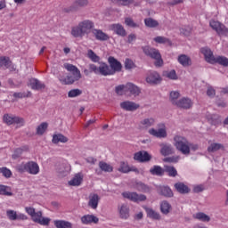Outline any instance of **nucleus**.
<instances>
[{
	"label": "nucleus",
	"mask_w": 228,
	"mask_h": 228,
	"mask_svg": "<svg viewBox=\"0 0 228 228\" xmlns=\"http://www.w3.org/2000/svg\"><path fill=\"white\" fill-rule=\"evenodd\" d=\"M95 28V23L90 20H84L78 22V26H74L71 28V35L74 38H83L84 36L89 35L94 31Z\"/></svg>",
	"instance_id": "nucleus-1"
},
{
	"label": "nucleus",
	"mask_w": 228,
	"mask_h": 228,
	"mask_svg": "<svg viewBox=\"0 0 228 228\" xmlns=\"http://www.w3.org/2000/svg\"><path fill=\"white\" fill-rule=\"evenodd\" d=\"M64 69L68 70V72H71V75H68L66 77H61L60 81L62 85H73L76 81H79L81 79V71L77 67L65 63Z\"/></svg>",
	"instance_id": "nucleus-2"
},
{
	"label": "nucleus",
	"mask_w": 228,
	"mask_h": 228,
	"mask_svg": "<svg viewBox=\"0 0 228 228\" xmlns=\"http://www.w3.org/2000/svg\"><path fill=\"white\" fill-rule=\"evenodd\" d=\"M25 210L36 224H39V225L44 226H47L51 224V218L42 216V211L36 212L35 208L31 207H26Z\"/></svg>",
	"instance_id": "nucleus-3"
},
{
	"label": "nucleus",
	"mask_w": 228,
	"mask_h": 228,
	"mask_svg": "<svg viewBox=\"0 0 228 228\" xmlns=\"http://www.w3.org/2000/svg\"><path fill=\"white\" fill-rule=\"evenodd\" d=\"M174 146L176 151H179L183 156H189L190 154V142L184 136L175 135L174 137Z\"/></svg>",
	"instance_id": "nucleus-4"
},
{
	"label": "nucleus",
	"mask_w": 228,
	"mask_h": 228,
	"mask_svg": "<svg viewBox=\"0 0 228 228\" xmlns=\"http://www.w3.org/2000/svg\"><path fill=\"white\" fill-rule=\"evenodd\" d=\"M18 172L20 174H24V172H28L31 175H37L40 173V167L35 161H28L27 163H22L17 167Z\"/></svg>",
	"instance_id": "nucleus-5"
},
{
	"label": "nucleus",
	"mask_w": 228,
	"mask_h": 228,
	"mask_svg": "<svg viewBox=\"0 0 228 228\" xmlns=\"http://www.w3.org/2000/svg\"><path fill=\"white\" fill-rule=\"evenodd\" d=\"M142 51L146 56H149L152 60L156 61L154 63L156 67H161L163 65V59L161 58L159 50L151 46H144L142 47Z\"/></svg>",
	"instance_id": "nucleus-6"
},
{
	"label": "nucleus",
	"mask_w": 228,
	"mask_h": 228,
	"mask_svg": "<svg viewBox=\"0 0 228 228\" xmlns=\"http://www.w3.org/2000/svg\"><path fill=\"white\" fill-rule=\"evenodd\" d=\"M209 26L217 33L218 36L227 37L228 28H226L224 23L219 20H211L209 21Z\"/></svg>",
	"instance_id": "nucleus-7"
},
{
	"label": "nucleus",
	"mask_w": 228,
	"mask_h": 228,
	"mask_svg": "<svg viewBox=\"0 0 228 228\" xmlns=\"http://www.w3.org/2000/svg\"><path fill=\"white\" fill-rule=\"evenodd\" d=\"M3 122L7 126H13V124H16L17 126H24V118L12 114H4L3 117Z\"/></svg>",
	"instance_id": "nucleus-8"
},
{
	"label": "nucleus",
	"mask_w": 228,
	"mask_h": 228,
	"mask_svg": "<svg viewBox=\"0 0 228 228\" xmlns=\"http://www.w3.org/2000/svg\"><path fill=\"white\" fill-rule=\"evenodd\" d=\"M88 6V0H76L71 6L64 8L66 13H70V12H77L80 8H85Z\"/></svg>",
	"instance_id": "nucleus-9"
},
{
	"label": "nucleus",
	"mask_w": 228,
	"mask_h": 228,
	"mask_svg": "<svg viewBox=\"0 0 228 228\" xmlns=\"http://www.w3.org/2000/svg\"><path fill=\"white\" fill-rule=\"evenodd\" d=\"M122 196L124 199H128L129 200H132L133 202H143V200H147V196L143 194H138L136 192H123Z\"/></svg>",
	"instance_id": "nucleus-10"
},
{
	"label": "nucleus",
	"mask_w": 228,
	"mask_h": 228,
	"mask_svg": "<svg viewBox=\"0 0 228 228\" xmlns=\"http://www.w3.org/2000/svg\"><path fill=\"white\" fill-rule=\"evenodd\" d=\"M151 158L152 157L149 154V152L145 151H138L134 155V159L139 163H147V161L151 159Z\"/></svg>",
	"instance_id": "nucleus-11"
},
{
	"label": "nucleus",
	"mask_w": 228,
	"mask_h": 228,
	"mask_svg": "<svg viewBox=\"0 0 228 228\" xmlns=\"http://www.w3.org/2000/svg\"><path fill=\"white\" fill-rule=\"evenodd\" d=\"M108 62L110 67L111 68L110 70H112L114 74L116 72H120L122 70V63L118 61V60L115 59V57L113 56L109 57Z\"/></svg>",
	"instance_id": "nucleus-12"
},
{
	"label": "nucleus",
	"mask_w": 228,
	"mask_h": 228,
	"mask_svg": "<svg viewBox=\"0 0 228 228\" xmlns=\"http://www.w3.org/2000/svg\"><path fill=\"white\" fill-rule=\"evenodd\" d=\"M118 172H121L122 174H129V172H135L138 174V168L135 167H129V164L125 161H121L119 164Z\"/></svg>",
	"instance_id": "nucleus-13"
},
{
	"label": "nucleus",
	"mask_w": 228,
	"mask_h": 228,
	"mask_svg": "<svg viewBox=\"0 0 228 228\" xmlns=\"http://www.w3.org/2000/svg\"><path fill=\"white\" fill-rule=\"evenodd\" d=\"M120 107L122 108V110H125V111H136V110L140 108V104L134 102L126 101L121 102Z\"/></svg>",
	"instance_id": "nucleus-14"
},
{
	"label": "nucleus",
	"mask_w": 228,
	"mask_h": 228,
	"mask_svg": "<svg viewBox=\"0 0 228 228\" xmlns=\"http://www.w3.org/2000/svg\"><path fill=\"white\" fill-rule=\"evenodd\" d=\"M163 127L156 130L154 128H151L149 130V134L151 136H155V138H167V129L165 128V125H162Z\"/></svg>",
	"instance_id": "nucleus-15"
},
{
	"label": "nucleus",
	"mask_w": 228,
	"mask_h": 228,
	"mask_svg": "<svg viewBox=\"0 0 228 228\" xmlns=\"http://www.w3.org/2000/svg\"><path fill=\"white\" fill-rule=\"evenodd\" d=\"M92 33L95 39L99 40L100 42H106L110 38V36L104 33L102 29L94 28Z\"/></svg>",
	"instance_id": "nucleus-16"
},
{
	"label": "nucleus",
	"mask_w": 228,
	"mask_h": 228,
	"mask_svg": "<svg viewBox=\"0 0 228 228\" xmlns=\"http://www.w3.org/2000/svg\"><path fill=\"white\" fill-rule=\"evenodd\" d=\"M201 53L205 56V60L207 62H208L210 64H215V60H216V57H215V55H213V52H211V49H209L208 47H203L201 49Z\"/></svg>",
	"instance_id": "nucleus-17"
},
{
	"label": "nucleus",
	"mask_w": 228,
	"mask_h": 228,
	"mask_svg": "<svg viewBox=\"0 0 228 228\" xmlns=\"http://www.w3.org/2000/svg\"><path fill=\"white\" fill-rule=\"evenodd\" d=\"M146 81L150 85H158V83L161 82V77L159 76V73L152 71L146 77Z\"/></svg>",
	"instance_id": "nucleus-18"
},
{
	"label": "nucleus",
	"mask_w": 228,
	"mask_h": 228,
	"mask_svg": "<svg viewBox=\"0 0 228 228\" xmlns=\"http://www.w3.org/2000/svg\"><path fill=\"white\" fill-rule=\"evenodd\" d=\"M81 223L84 225H90V224H99V218L94 215H85L81 217Z\"/></svg>",
	"instance_id": "nucleus-19"
},
{
	"label": "nucleus",
	"mask_w": 228,
	"mask_h": 228,
	"mask_svg": "<svg viewBox=\"0 0 228 228\" xmlns=\"http://www.w3.org/2000/svg\"><path fill=\"white\" fill-rule=\"evenodd\" d=\"M110 29L111 31H114V33H116V35H118L119 37H126V35H127V33L126 32V28H124V26L120 25V23L110 25Z\"/></svg>",
	"instance_id": "nucleus-20"
},
{
	"label": "nucleus",
	"mask_w": 228,
	"mask_h": 228,
	"mask_svg": "<svg viewBox=\"0 0 228 228\" xmlns=\"http://www.w3.org/2000/svg\"><path fill=\"white\" fill-rule=\"evenodd\" d=\"M154 124H156V119L153 118H144L139 122V129H149V127H152Z\"/></svg>",
	"instance_id": "nucleus-21"
},
{
	"label": "nucleus",
	"mask_w": 228,
	"mask_h": 228,
	"mask_svg": "<svg viewBox=\"0 0 228 228\" xmlns=\"http://www.w3.org/2000/svg\"><path fill=\"white\" fill-rule=\"evenodd\" d=\"M159 146L161 147L160 154H162V156H170V154H174V147H172V144L160 143Z\"/></svg>",
	"instance_id": "nucleus-22"
},
{
	"label": "nucleus",
	"mask_w": 228,
	"mask_h": 228,
	"mask_svg": "<svg viewBox=\"0 0 228 228\" xmlns=\"http://www.w3.org/2000/svg\"><path fill=\"white\" fill-rule=\"evenodd\" d=\"M126 93L130 94V95H140V87L133 83H127L126 85Z\"/></svg>",
	"instance_id": "nucleus-23"
},
{
	"label": "nucleus",
	"mask_w": 228,
	"mask_h": 228,
	"mask_svg": "<svg viewBox=\"0 0 228 228\" xmlns=\"http://www.w3.org/2000/svg\"><path fill=\"white\" fill-rule=\"evenodd\" d=\"M99 74H101V76H113V74H115V71H112L108 64L102 63L99 66Z\"/></svg>",
	"instance_id": "nucleus-24"
},
{
	"label": "nucleus",
	"mask_w": 228,
	"mask_h": 228,
	"mask_svg": "<svg viewBox=\"0 0 228 228\" xmlns=\"http://www.w3.org/2000/svg\"><path fill=\"white\" fill-rule=\"evenodd\" d=\"M191 105H192L191 100L188 98H182L175 104L177 108H182L183 110H190V108H191Z\"/></svg>",
	"instance_id": "nucleus-25"
},
{
	"label": "nucleus",
	"mask_w": 228,
	"mask_h": 228,
	"mask_svg": "<svg viewBox=\"0 0 228 228\" xmlns=\"http://www.w3.org/2000/svg\"><path fill=\"white\" fill-rule=\"evenodd\" d=\"M99 195L98 194H93L89 197L88 206L89 208H92V209H97L99 206Z\"/></svg>",
	"instance_id": "nucleus-26"
},
{
	"label": "nucleus",
	"mask_w": 228,
	"mask_h": 228,
	"mask_svg": "<svg viewBox=\"0 0 228 228\" xmlns=\"http://www.w3.org/2000/svg\"><path fill=\"white\" fill-rule=\"evenodd\" d=\"M178 62L180 65H183V67H190L191 66V58L186 54H181L178 56Z\"/></svg>",
	"instance_id": "nucleus-27"
},
{
	"label": "nucleus",
	"mask_w": 228,
	"mask_h": 228,
	"mask_svg": "<svg viewBox=\"0 0 228 228\" xmlns=\"http://www.w3.org/2000/svg\"><path fill=\"white\" fill-rule=\"evenodd\" d=\"M175 188L176 190V191H178V193H182V194H186V193H190V188L188 187V185L184 184L183 183H176L175 184Z\"/></svg>",
	"instance_id": "nucleus-28"
},
{
	"label": "nucleus",
	"mask_w": 228,
	"mask_h": 228,
	"mask_svg": "<svg viewBox=\"0 0 228 228\" xmlns=\"http://www.w3.org/2000/svg\"><path fill=\"white\" fill-rule=\"evenodd\" d=\"M159 193L167 198L174 197V192L172 191V189H170V187L168 186H160L159 188Z\"/></svg>",
	"instance_id": "nucleus-29"
},
{
	"label": "nucleus",
	"mask_w": 228,
	"mask_h": 228,
	"mask_svg": "<svg viewBox=\"0 0 228 228\" xmlns=\"http://www.w3.org/2000/svg\"><path fill=\"white\" fill-rule=\"evenodd\" d=\"M83 183V175L81 173L77 174L69 182V186H79Z\"/></svg>",
	"instance_id": "nucleus-30"
},
{
	"label": "nucleus",
	"mask_w": 228,
	"mask_h": 228,
	"mask_svg": "<svg viewBox=\"0 0 228 228\" xmlns=\"http://www.w3.org/2000/svg\"><path fill=\"white\" fill-rule=\"evenodd\" d=\"M53 143H67L69 142V138L61 134H53L52 139Z\"/></svg>",
	"instance_id": "nucleus-31"
},
{
	"label": "nucleus",
	"mask_w": 228,
	"mask_h": 228,
	"mask_svg": "<svg viewBox=\"0 0 228 228\" xmlns=\"http://www.w3.org/2000/svg\"><path fill=\"white\" fill-rule=\"evenodd\" d=\"M30 86L32 90H42L45 88V85H44L40 80L33 78L30 80Z\"/></svg>",
	"instance_id": "nucleus-32"
},
{
	"label": "nucleus",
	"mask_w": 228,
	"mask_h": 228,
	"mask_svg": "<svg viewBox=\"0 0 228 228\" xmlns=\"http://www.w3.org/2000/svg\"><path fill=\"white\" fill-rule=\"evenodd\" d=\"M54 225L56 228H72V223L65 220H55Z\"/></svg>",
	"instance_id": "nucleus-33"
},
{
	"label": "nucleus",
	"mask_w": 228,
	"mask_h": 228,
	"mask_svg": "<svg viewBox=\"0 0 228 228\" xmlns=\"http://www.w3.org/2000/svg\"><path fill=\"white\" fill-rule=\"evenodd\" d=\"M119 216L123 220H127L129 218V208L126 205H122L119 208Z\"/></svg>",
	"instance_id": "nucleus-34"
},
{
	"label": "nucleus",
	"mask_w": 228,
	"mask_h": 228,
	"mask_svg": "<svg viewBox=\"0 0 228 228\" xmlns=\"http://www.w3.org/2000/svg\"><path fill=\"white\" fill-rule=\"evenodd\" d=\"M150 173L151 174V175H164L165 174V169H163L161 167L159 166H153V167H151L150 169Z\"/></svg>",
	"instance_id": "nucleus-35"
},
{
	"label": "nucleus",
	"mask_w": 228,
	"mask_h": 228,
	"mask_svg": "<svg viewBox=\"0 0 228 228\" xmlns=\"http://www.w3.org/2000/svg\"><path fill=\"white\" fill-rule=\"evenodd\" d=\"M145 211L147 213V216H149V218H152V220H159V218H161L159 214L152 208H146Z\"/></svg>",
	"instance_id": "nucleus-36"
},
{
	"label": "nucleus",
	"mask_w": 228,
	"mask_h": 228,
	"mask_svg": "<svg viewBox=\"0 0 228 228\" xmlns=\"http://www.w3.org/2000/svg\"><path fill=\"white\" fill-rule=\"evenodd\" d=\"M47 127H49V124L47 122H43L37 127V134L38 136L44 135V134L47 131Z\"/></svg>",
	"instance_id": "nucleus-37"
},
{
	"label": "nucleus",
	"mask_w": 228,
	"mask_h": 228,
	"mask_svg": "<svg viewBox=\"0 0 228 228\" xmlns=\"http://www.w3.org/2000/svg\"><path fill=\"white\" fill-rule=\"evenodd\" d=\"M144 24L147 28H158V26H159V22L152 18H146Z\"/></svg>",
	"instance_id": "nucleus-38"
},
{
	"label": "nucleus",
	"mask_w": 228,
	"mask_h": 228,
	"mask_svg": "<svg viewBox=\"0 0 228 228\" xmlns=\"http://www.w3.org/2000/svg\"><path fill=\"white\" fill-rule=\"evenodd\" d=\"M99 167L102 172H113V167L104 161H100L99 162Z\"/></svg>",
	"instance_id": "nucleus-39"
},
{
	"label": "nucleus",
	"mask_w": 228,
	"mask_h": 228,
	"mask_svg": "<svg viewBox=\"0 0 228 228\" xmlns=\"http://www.w3.org/2000/svg\"><path fill=\"white\" fill-rule=\"evenodd\" d=\"M12 66V61H10V57L2 56L0 57V67H5V69H9Z\"/></svg>",
	"instance_id": "nucleus-40"
},
{
	"label": "nucleus",
	"mask_w": 228,
	"mask_h": 228,
	"mask_svg": "<svg viewBox=\"0 0 228 228\" xmlns=\"http://www.w3.org/2000/svg\"><path fill=\"white\" fill-rule=\"evenodd\" d=\"M0 195H5L6 197H12V189L6 185H0Z\"/></svg>",
	"instance_id": "nucleus-41"
},
{
	"label": "nucleus",
	"mask_w": 228,
	"mask_h": 228,
	"mask_svg": "<svg viewBox=\"0 0 228 228\" xmlns=\"http://www.w3.org/2000/svg\"><path fill=\"white\" fill-rule=\"evenodd\" d=\"M221 149H224V145L222 143H211L208 148V151L216 152Z\"/></svg>",
	"instance_id": "nucleus-42"
},
{
	"label": "nucleus",
	"mask_w": 228,
	"mask_h": 228,
	"mask_svg": "<svg viewBox=\"0 0 228 228\" xmlns=\"http://www.w3.org/2000/svg\"><path fill=\"white\" fill-rule=\"evenodd\" d=\"M171 208L172 207L170 206V203H168L167 201H162L160 204V209L162 213H164V215H168V213H170Z\"/></svg>",
	"instance_id": "nucleus-43"
},
{
	"label": "nucleus",
	"mask_w": 228,
	"mask_h": 228,
	"mask_svg": "<svg viewBox=\"0 0 228 228\" xmlns=\"http://www.w3.org/2000/svg\"><path fill=\"white\" fill-rule=\"evenodd\" d=\"M165 171L167 173L169 177H175V175H177V169L172 166H167L165 167Z\"/></svg>",
	"instance_id": "nucleus-44"
},
{
	"label": "nucleus",
	"mask_w": 228,
	"mask_h": 228,
	"mask_svg": "<svg viewBox=\"0 0 228 228\" xmlns=\"http://www.w3.org/2000/svg\"><path fill=\"white\" fill-rule=\"evenodd\" d=\"M87 58H89V60L93 61L94 63H97V61L101 60V58L95 53H94V50L87 51Z\"/></svg>",
	"instance_id": "nucleus-45"
},
{
	"label": "nucleus",
	"mask_w": 228,
	"mask_h": 228,
	"mask_svg": "<svg viewBox=\"0 0 228 228\" xmlns=\"http://www.w3.org/2000/svg\"><path fill=\"white\" fill-rule=\"evenodd\" d=\"M136 190L138 191H142V193H147V192L151 191V189L149 188V186H147L143 183H138L136 184Z\"/></svg>",
	"instance_id": "nucleus-46"
},
{
	"label": "nucleus",
	"mask_w": 228,
	"mask_h": 228,
	"mask_svg": "<svg viewBox=\"0 0 228 228\" xmlns=\"http://www.w3.org/2000/svg\"><path fill=\"white\" fill-rule=\"evenodd\" d=\"M180 95L181 94L177 91H173L170 93V101H171L172 104H174L175 106V104L177 102H179V101H177V99H179Z\"/></svg>",
	"instance_id": "nucleus-47"
},
{
	"label": "nucleus",
	"mask_w": 228,
	"mask_h": 228,
	"mask_svg": "<svg viewBox=\"0 0 228 228\" xmlns=\"http://www.w3.org/2000/svg\"><path fill=\"white\" fill-rule=\"evenodd\" d=\"M125 24L128 26V28H140V25L133 20V18H126Z\"/></svg>",
	"instance_id": "nucleus-48"
},
{
	"label": "nucleus",
	"mask_w": 228,
	"mask_h": 228,
	"mask_svg": "<svg viewBox=\"0 0 228 228\" xmlns=\"http://www.w3.org/2000/svg\"><path fill=\"white\" fill-rule=\"evenodd\" d=\"M15 99H25L26 97H31V92L28 91L27 93H14L12 94Z\"/></svg>",
	"instance_id": "nucleus-49"
},
{
	"label": "nucleus",
	"mask_w": 228,
	"mask_h": 228,
	"mask_svg": "<svg viewBox=\"0 0 228 228\" xmlns=\"http://www.w3.org/2000/svg\"><path fill=\"white\" fill-rule=\"evenodd\" d=\"M0 174H2L4 177H6V179H10V177H12V170L7 167H0Z\"/></svg>",
	"instance_id": "nucleus-50"
},
{
	"label": "nucleus",
	"mask_w": 228,
	"mask_h": 228,
	"mask_svg": "<svg viewBox=\"0 0 228 228\" xmlns=\"http://www.w3.org/2000/svg\"><path fill=\"white\" fill-rule=\"evenodd\" d=\"M83 92L79 89H72L68 93V97L74 98V97H79Z\"/></svg>",
	"instance_id": "nucleus-51"
},
{
	"label": "nucleus",
	"mask_w": 228,
	"mask_h": 228,
	"mask_svg": "<svg viewBox=\"0 0 228 228\" xmlns=\"http://www.w3.org/2000/svg\"><path fill=\"white\" fill-rule=\"evenodd\" d=\"M134 67H136V65L134 64L133 60L131 59L125 60V69H126V70H131V69H134Z\"/></svg>",
	"instance_id": "nucleus-52"
},
{
	"label": "nucleus",
	"mask_w": 228,
	"mask_h": 228,
	"mask_svg": "<svg viewBox=\"0 0 228 228\" xmlns=\"http://www.w3.org/2000/svg\"><path fill=\"white\" fill-rule=\"evenodd\" d=\"M112 3H118V4H122V6H129V4H133L134 0H111Z\"/></svg>",
	"instance_id": "nucleus-53"
},
{
	"label": "nucleus",
	"mask_w": 228,
	"mask_h": 228,
	"mask_svg": "<svg viewBox=\"0 0 228 228\" xmlns=\"http://www.w3.org/2000/svg\"><path fill=\"white\" fill-rule=\"evenodd\" d=\"M115 92L118 95H124V94H127L126 92V86L124 85L116 86Z\"/></svg>",
	"instance_id": "nucleus-54"
},
{
	"label": "nucleus",
	"mask_w": 228,
	"mask_h": 228,
	"mask_svg": "<svg viewBox=\"0 0 228 228\" xmlns=\"http://www.w3.org/2000/svg\"><path fill=\"white\" fill-rule=\"evenodd\" d=\"M6 215L9 220H12V221L17 220V212L15 210H7Z\"/></svg>",
	"instance_id": "nucleus-55"
},
{
	"label": "nucleus",
	"mask_w": 228,
	"mask_h": 228,
	"mask_svg": "<svg viewBox=\"0 0 228 228\" xmlns=\"http://www.w3.org/2000/svg\"><path fill=\"white\" fill-rule=\"evenodd\" d=\"M180 33H181V35H183L184 37H189L190 33H191V28H190V27L182 28L180 29Z\"/></svg>",
	"instance_id": "nucleus-56"
},
{
	"label": "nucleus",
	"mask_w": 228,
	"mask_h": 228,
	"mask_svg": "<svg viewBox=\"0 0 228 228\" xmlns=\"http://www.w3.org/2000/svg\"><path fill=\"white\" fill-rule=\"evenodd\" d=\"M154 42L157 44H167V42H168V38L159 36L154 38Z\"/></svg>",
	"instance_id": "nucleus-57"
},
{
	"label": "nucleus",
	"mask_w": 228,
	"mask_h": 228,
	"mask_svg": "<svg viewBox=\"0 0 228 228\" xmlns=\"http://www.w3.org/2000/svg\"><path fill=\"white\" fill-rule=\"evenodd\" d=\"M179 156L168 157L165 159V161H167V163H177V161H179Z\"/></svg>",
	"instance_id": "nucleus-58"
},
{
	"label": "nucleus",
	"mask_w": 228,
	"mask_h": 228,
	"mask_svg": "<svg viewBox=\"0 0 228 228\" xmlns=\"http://www.w3.org/2000/svg\"><path fill=\"white\" fill-rule=\"evenodd\" d=\"M200 221L204 223H209V221H211V217L204 213H200Z\"/></svg>",
	"instance_id": "nucleus-59"
},
{
	"label": "nucleus",
	"mask_w": 228,
	"mask_h": 228,
	"mask_svg": "<svg viewBox=\"0 0 228 228\" xmlns=\"http://www.w3.org/2000/svg\"><path fill=\"white\" fill-rule=\"evenodd\" d=\"M167 77L169 79H177V74L175 73V70H174V69L167 72Z\"/></svg>",
	"instance_id": "nucleus-60"
},
{
	"label": "nucleus",
	"mask_w": 228,
	"mask_h": 228,
	"mask_svg": "<svg viewBox=\"0 0 228 228\" xmlns=\"http://www.w3.org/2000/svg\"><path fill=\"white\" fill-rule=\"evenodd\" d=\"M90 72H94V74H99V68L95 66V64L89 65Z\"/></svg>",
	"instance_id": "nucleus-61"
},
{
	"label": "nucleus",
	"mask_w": 228,
	"mask_h": 228,
	"mask_svg": "<svg viewBox=\"0 0 228 228\" xmlns=\"http://www.w3.org/2000/svg\"><path fill=\"white\" fill-rule=\"evenodd\" d=\"M215 94H216L215 89H213V87H208V91H207V95L208 97H213V96H215Z\"/></svg>",
	"instance_id": "nucleus-62"
},
{
	"label": "nucleus",
	"mask_w": 228,
	"mask_h": 228,
	"mask_svg": "<svg viewBox=\"0 0 228 228\" xmlns=\"http://www.w3.org/2000/svg\"><path fill=\"white\" fill-rule=\"evenodd\" d=\"M16 220H28V216L24 214H16Z\"/></svg>",
	"instance_id": "nucleus-63"
},
{
	"label": "nucleus",
	"mask_w": 228,
	"mask_h": 228,
	"mask_svg": "<svg viewBox=\"0 0 228 228\" xmlns=\"http://www.w3.org/2000/svg\"><path fill=\"white\" fill-rule=\"evenodd\" d=\"M134 40H136V35L130 34L128 36V40H127L128 44H133V42H134Z\"/></svg>",
	"instance_id": "nucleus-64"
}]
</instances>
